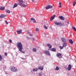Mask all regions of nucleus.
<instances>
[{
    "instance_id": "f257e3e1",
    "label": "nucleus",
    "mask_w": 76,
    "mask_h": 76,
    "mask_svg": "<svg viewBox=\"0 0 76 76\" xmlns=\"http://www.w3.org/2000/svg\"><path fill=\"white\" fill-rule=\"evenodd\" d=\"M17 46L18 47L19 51H20V52H22V53L25 54V52L22 51L23 50V47H22V44L20 42H19L17 43Z\"/></svg>"
},
{
    "instance_id": "f03ea898",
    "label": "nucleus",
    "mask_w": 76,
    "mask_h": 76,
    "mask_svg": "<svg viewBox=\"0 0 76 76\" xmlns=\"http://www.w3.org/2000/svg\"><path fill=\"white\" fill-rule=\"evenodd\" d=\"M11 70L13 72H16L18 71V69L15 67H12L11 69Z\"/></svg>"
},
{
    "instance_id": "7ed1b4c3",
    "label": "nucleus",
    "mask_w": 76,
    "mask_h": 76,
    "mask_svg": "<svg viewBox=\"0 0 76 76\" xmlns=\"http://www.w3.org/2000/svg\"><path fill=\"white\" fill-rule=\"evenodd\" d=\"M54 23L56 24V25H58V26H59L60 27L62 25V24L60 22H57L56 21H54Z\"/></svg>"
},
{
    "instance_id": "20e7f679",
    "label": "nucleus",
    "mask_w": 76,
    "mask_h": 76,
    "mask_svg": "<svg viewBox=\"0 0 76 76\" xmlns=\"http://www.w3.org/2000/svg\"><path fill=\"white\" fill-rule=\"evenodd\" d=\"M56 56L59 58H61L63 57V55L59 53H58L56 54Z\"/></svg>"
},
{
    "instance_id": "39448f33",
    "label": "nucleus",
    "mask_w": 76,
    "mask_h": 76,
    "mask_svg": "<svg viewBox=\"0 0 76 76\" xmlns=\"http://www.w3.org/2000/svg\"><path fill=\"white\" fill-rule=\"evenodd\" d=\"M53 8V6L51 5H48L46 7V9L47 10L49 9H51Z\"/></svg>"
},
{
    "instance_id": "423d86ee",
    "label": "nucleus",
    "mask_w": 76,
    "mask_h": 76,
    "mask_svg": "<svg viewBox=\"0 0 76 76\" xmlns=\"http://www.w3.org/2000/svg\"><path fill=\"white\" fill-rule=\"evenodd\" d=\"M18 1H19V3H18L19 5H22L23 3L25 4V2H23V0H19Z\"/></svg>"
},
{
    "instance_id": "0eeeda50",
    "label": "nucleus",
    "mask_w": 76,
    "mask_h": 76,
    "mask_svg": "<svg viewBox=\"0 0 76 76\" xmlns=\"http://www.w3.org/2000/svg\"><path fill=\"white\" fill-rule=\"evenodd\" d=\"M59 19L61 20H64L65 18L63 16H60L59 17Z\"/></svg>"
},
{
    "instance_id": "6e6552de",
    "label": "nucleus",
    "mask_w": 76,
    "mask_h": 76,
    "mask_svg": "<svg viewBox=\"0 0 76 76\" xmlns=\"http://www.w3.org/2000/svg\"><path fill=\"white\" fill-rule=\"evenodd\" d=\"M45 52L46 55H47V56H49V55H50V52L48 50H45Z\"/></svg>"
},
{
    "instance_id": "1a4fd4ad",
    "label": "nucleus",
    "mask_w": 76,
    "mask_h": 76,
    "mask_svg": "<svg viewBox=\"0 0 76 76\" xmlns=\"http://www.w3.org/2000/svg\"><path fill=\"white\" fill-rule=\"evenodd\" d=\"M67 69L68 70H70L72 69V66H71V65L69 64L68 68H67Z\"/></svg>"
},
{
    "instance_id": "9d476101",
    "label": "nucleus",
    "mask_w": 76,
    "mask_h": 76,
    "mask_svg": "<svg viewBox=\"0 0 76 76\" xmlns=\"http://www.w3.org/2000/svg\"><path fill=\"white\" fill-rule=\"evenodd\" d=\"M55 17H56V15H53L52 16L50 19V21L53 20V19H54V18H55Z\"/></svg>"
},
{
    "instance_id": "9b49d317",
    "label": "nucleus",
    "mask_w": 76,
    "mask_h": 76,
    "mask_svg": "<svg viewBox=\"0 0 76 76\" xmlns=\"http://www.w3.org/2000/svg\"><path fill=\"white\" fill-rule=\"evenodd\" d=\"M30 20L33 21V22H34V23H36V21H35V19L34 18H31Z\"/></svg>"
},
{
    "instance_id": "f8f14e48",
    "label": "nucleus",
    "mask_w": 76,
    "mask_h": 76,
    "mask_svg": "<svg viewBox=\"0 0 76 76\" xmlns=\"http://www.w3.org/2000/svg\"><path fill=\"white\" fill-rule=\"evenodd\" d=\"M61 40L64 43H66V39L64 38H61Z\"/></svg>"
},
{
    "instance_id": "ddd939ff",
    "label": "nucleus",
    "mask_w": 76,
    "mask_h": 76,
    "mask_svg": "<svg viewBox=\"0 0 76 76\" xmlns=\"http://www.w3.org/2000/svg\"><path fill=\"white\" fill-rule=\"evenodd\" d=\"M6 15L2 14V15H1L0 16V18H4L5 17H6Z\"/></svg>"
},
{
    "instance_id": "4468645a",
    "label": "nucleus",
    "mask_w": 76,
    "mask_h": 76,
    "mask_svg": "<svg viewBox=\"0 0 76 76\" xmlns=\"http://www.w3.org/2000/svg\"><path fill=\"white\" fill-rule=\"evenodd\" d=\"M39 69H41V70H43L44 69V67L39 66L38 68Z\"/></svg>"
},
{
    "instance_id": "2eb2a0df",
    "label": "nucleus",
    "mask_w": 76,
    "mask_h": 76,
    "mask_svg": "<svg viewBox=\"0 0 76 76\" xmlns=\"http://www.w3.org/2000/svg\"><path fill=\"white\" fill-rule=\"evenodd\" d=\"M22 30H20V31H17V33L18 34H21V33H22Z\"/></svg>"
},
{
    "instance_id": "dca6fc26",
    "label": "nucleus",
    "mask_w": 76,
    "mask_h": 76,
    "mask_svg": "<svg viewBox=\"0 0 76 76\" xmlns=\"http://www.w3.org/2000/svg\"><path fill=\"white\" fill-rule=\"evenodd\" d=\"M4 9L5 8L4 7H3L1 6L0 7V10H4Z\"/></svg>"
},
{
    "instance_id": "f3484780",
    "label": "nucleus",
    "mask_w": 76,
    "mask_h": 76,
    "mask_svg": "<svg viewBox=\"0 0 76 76\" xmlns=\"http://www.w3.org/2000/svg\"><path fill=\"white\" fill-rule=\"evenodd\" d=\"M69 43H70V44H73V40H72L71 39L69 40Z\"/></svg>"
},
{
    "instance_id": "a211bd4d",
    "label": "nucleus",
    "mask_w": 76,
    "mask_h": 76,
    "mask_svg": "<svg viewBox=\"0 0 76 76\" xmlns=\"http://www.w3.org/2000/svg\"><path fill=\"white\" fill-rule=\"evenodd\" d=\"M38 68L34 69H33V72H37V71H38Z\"/></svg>"
},
{
    "instance_id": "6ab92c4d",
    "label": "nucleus",
    "mask_w": 76,
    "mask_h": 76,
    "mask_svg": "<svg viewBox=\"0 0 76 76\" xmlns=\"http://www.w3.org/2000/svg\"><path fill=\"white\" fill-rule=\"evenodd\" d=\"M67 46V44L66 43H63V47H65Z\"/></svg>"
},
{
    "instance_id": "aec40b11",
    "label": "nucleus",
    "mask_w": 76,
    "mask_h": 76,
    "mask_svg": "<svg viewBox=\"0 0 76 76\" xmlns=\"http://www.w3.org/2000/svg\"><path fill=\"white\" fill-rule=\"evenodd\" d=\"M51 50L52 51H56V48H52L51 49Z\"/></svg>"
},
{
    "instance_id": "412c9836",
    "label": "nucleus",
    "mask_w": 76,
    "mask_h": 76,
    "mask_svg": "<svg viewBox=\"0 0 76 76\" xmlns=\"http://www.w3.org/2000/svg\"><path fill=\"white\" fill-rule=\"evenodd\" d=\"M17 6H18V4H17L16 3H15V4L14 5L13 8H15V7H17Z\"/></svg>"
},
{
    "instance_id": "4be33fe9",
    "label": "nucleus",
    "mask_w": 76,
    "mask_h": 76,
    "mask_svg": "<svg viewBox=\"0 0 76 76\" xmlns=\"http://www.w3.org/2000/svg\"><path fill=\"white\" fill-rule=\"evenodd\" d=\"M76 1H75L73 2V6H75L76 5Z\"/></svg>"
},
{
    "instance_id": "5701e85b",
    "label": "nucleus",
    "mask_w": 76,
    "mask_h": 76,
    "mask_svg": "<svg viewBox=\"0 0 76 76\" xmlns=\"http://www.w3.org/2000/svg\"><path fill=\"white\" fill-rule=\"evenodd\" d=\"M47 46H48L49 48H51L52 47V46H51V45L50 44H48L47 45Z\"/></svg>"
},
{
    "instance_id": "b1692460",
    "label": "nucleus",
    "mask_w": 76,
    "mask_h": 76,
    "mask_svg": "<svg viewBox=\"0 0 76 76\" xmlns=\"http://www.w3.org/2000/svg\"><path fill=\"white\" fill-rule=\"evenodd\" d=\"M72 28L74 30V31H76V28H75V26H72Z\"/></svg>"
},
{
    "instance_id": "393cba45",
    "label": "nucleus",
    "mask_w": 76,
    "mask_h": 76,
    "mask_svg": "<svg viewBox=\"0 0 76 76\" xmlns=\"http://www.w3.org/2000/svg\"><path fill=\"white\" fill-rule=\"evenodd\" d=\"M23 7H26L27 6L25 4H23L21 5Z\"/></svg>"
},
{
    "instance_id": "a878e982",
    "label": "nucleus",
    "mask_w": 76,
    "mask_h": 76,
    "mask_svg": "<svg viewBox=\"0 0 76 76\" xmlns=\"http://www.w3.org/2000/svg\"><path fill=\"white\" fill-rule=\"evenodd\" d=\"M33 51L34 52H36V51H37V49H36L35 48H34L33 49Z\"/></svg>"
},
{
    "instance_id": "bb28decb",
    "label": "nucleus",
    "mask_w": 76,
    "mask_h": 76,
    "mask_svg": "<svg viewBox=\"0 0 76 76\" xmlns=\"http://www.w3.org/2000/svg\"><path fill=\"white\" fill-rule=\"evenodd\" d=\"M55 69H56V70H59V68L58 67V66H56Z\"/></svg>"
},
{
    "instance_id": "cd10ccee",
    "label": "nucleus",
    "mask_w": 76,
    "mask_h": 76,
    "mask_svg": "<svg viewBox=\"0 0 76 76\" xmlns=\"http://www.w3.org/2000/svg\"><path fill=\"white\" fill-rule=\"evenodd\" d=\"M44 27L45 28V29H48V28H47V27L46 26H45V25H44Z\"/></svg>"
},
{
    "instance_id": "c85d7f7f",
    "label": "nucleus",
    "mask_w": 76,
    "mask_h": 76,
    "mask_svg": "<svg viewBox=\"0 0 76 76\" xmlns=\"http://www.w3.org/2000/svg\"><path fill=\"white\" fill-rule=\"evenodd\" d=\"M2 60V57L0 55V61H1V60Z\"/></svg>"
},
{
    "instance_id": "c756f323",
    "label": "nucleus",
    "mask_w": 76,
    "mask_h": 76,
    "mask_svg": "<svg viewBox=\"0 0 76 76\" xmlns=\"http://www.w3.org/2000/svg\"><path fill=\"white\" fill-rule=\"evenodd\" d=\"M10 11L9 10H7V13H10Z\"/></svg>"
},
{
    "instance_id": "7c9ffc66",
    "label": "nucleus",
    "mask_w": 76,
    "mask_h": 76,
    "mask_svg": "<svg viewBox=\"0 0 76 76\" xmlns=\"http://www.w3.org/2000/svg\"><path fill=\"white\" fill-rule=\"evenodd\" d=\"M63 46L62 47L61 46H60V48L61 50L62 49H63Z\"/></svg>"
},
{
    "instance_id": "2f4dec72",
    "label": "nucleus",
    "mask_w": 76,
    "mask_h": 76,
    "mask_svg": "<svg viewBox=\"0 0 76 76\" xmlns=\"http://www.w3.org/2000/svg\"><path fill=\"white\" fill-rule=\"evenodd\" d=\"M5 22L6 24V25H7L8 24V22L7 21V20H5Z\"/></svg>"
},
{
    "instance_id": "473e14b6",
    "label": "nucleus",
    "mask_w": 76,
    "mask_h": 76,
    "mask_svg": "<svg viewBox=\"0 0 76 76\" xmlns=\"http://www.w3.org/2000/svg\"><path fill=\"white\" fill-rule=\"evenodd\" d=\"M4 55H5V56H7V53H5Z\"/></svg>"
},
{
    "instance_id": "72a5a7b5",
    "label": "nucleus",
    "mask_w": 76,
    "mask_h": 76,
    "mask_svg": "<svg viewBox=\"0 0 76 76\" xmlns=\"http://www.w3.org/2000/svg\"><path fill=\"white\" fill-rule=\"evenodd\" d=\"M36 31H39V29L38 28H36Z\"/></svg>"
},
{
    "instance_id": "f704fd0d",
    "label": "nucleus",
    "mask_w": 76,
    "mask_h": 76,
    "mask_svg": "<svg viewBox=\"0 0 76 76\" xmlns=\"http://www.w3.org/2000/svg\"><path fill=\"white\" fill-rule=\"evenodd\" d=\"M9 41H10V43H11V42H12V40L10 39L9 40Z\"/></svg>"
},
{
    "instance_id": "c9c22d12",
    "label": "nucleus",
    "mask_w": 76,
    "mask_h": 76,
    "mask_svg": "<svg viewBox=\"0 0 76 76\" xmlns=\"http://www.w3.org/2000/svg\"><path fill=\"white\" fill-rule=\"evenodd\" d=\"M59 5H61V2H59Z\"/></svg>"
},
{
    "instance_id": "e433bc0d",
    "label": "nucleus",
    "mask_w": 76,
    "mask_h": 76,
    "mask_svg": "<svg viewBox=\"0 0 76 76\" xmlns=\"http://www.w3.org/2000/svg\"><path fill=\"white\" fill-rule=\"evenodd\" d=\"M26 38H27V39H30V38H29L28 37H26Z\"/></svg>"
},
{
    "instance_id": "4c0bfd02",
    "label": "nucleus",
    "mask_w": 76,
    "mask_h": 76,
    "mask_svg": "<svg viewBox=\"0 0 76 76\" xmlns=\"http://www.w3.org/2000/svg\"><path fill=\"white\" fill-rule=\"evenodd\" d=\"M59 7L61 8V5H59Z\"/></svg>"
},
{
    "instance_id": "58836bf2",
    "label": "nucleus",
    "mask_w": 76,
    "mask_h": 76,
    "mask_svg": "<svg viewBox=\"0 0 76 76\" xmlns=\"http://www.w3.org/2000/svg\"><path fill=\"white\" fill-rule=\"evenodd\" d=\"M32 39L33 41H35V38H32Z\"/></svg>"
},
{
    "instance_id": "ea45409f",
    "label": "nucleus",
    "mask_w": 76,
    "mask_h": 76,
    "mask_svg": "<svg viewBox=\"0 0 76 76\" xmlns=\"http://www.w3.org/2000/svg\"><path fill=\"white\" fill-rule=\"evenodd\" d=\"M21 58V59H22L23 60H25V58Z\"/></svg>"
},
{
    "instance_id": "a19ab883",
    "label": "nucleus",
    "mask_w": 76,
    "mask_h": 76,
    "mask_svg": "<svg viewBox=\"0 0 76 76\" xmlns=\"http://www.w3.org/2000/svg\"><path fill=\"white\" fill-rule=\"evenodd\" d=\"M32 2H34V0H31Z\"/></svg>"
},
{
    "instance_id": "79ce46f5",
    "label": "nucleus",
    "mask_w": 76,
    "mask_h": 76,
    "mask_svg": "<svg viewBox=\"0 0 76 76\" xmlns=\"http://www.w3.org/2000/svg\"><path fill=\"white\" fill-rule=\"evenodd\" d=\"M39 76H41V74L39 73Z\"/></svg>"
},
{
    "instance_id": "37998d69",
    "label": "nucleus",
    "mask_w": 76,
    "mask_h": 76,
    "mask_svg": "<svg viewBox=\"0 0 76 76\" xmlns=\"http://www.w3.org/2000/svg\"><path fill=\"white\" fill-rule=\"evenodd\" d=\"M67 24H69V22H67Z\"/></svg>"
},
{
    "instance_id": "c03bdc74",
    "label": "nucleus",
    "mask_w": 76,
    "mask_h": 76,
    "mask_svg": "<svg viewBox=\"0 0 76 76\" xmlns=\"http://www.w3.org/2000/svg\"><path fill=\"white\" fill-rule=\"evenodd\" d=\"M62 25H63V26H64V23Z\"/></svg>"
}]
</instances>
